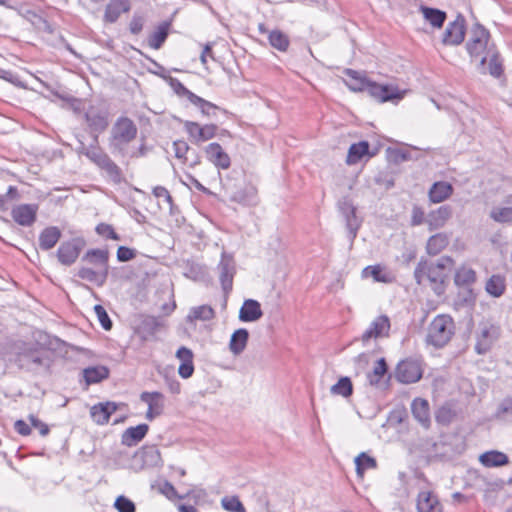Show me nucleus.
I'll return each instance as SVG.
<instances>
[{"instance_id": "0e129e2a", "label": "nucleus", "mask_w": 512, "mask_h": 512, "mask_svg": "<svg viewBox=\"0 0 512 512\" xmlns=\"http://www.w3.org/2000/svg\"><path fill=\"white\" fill-rule=\"evenodd\" d=\"M0 79H3L5 81L13 84L16 87H24V84L21 81L20 77L10 70L1 69L0 70Z\"/></svg>"}, {"instance_id": "a19ab883", "label": "nucleus", "mask_w": 512, "mask_h": 512, "mask_svg": "<svg viewBox=\"0 0 512 512\" xmlns=\"http://www.w3.org/2000/svg\"><path fill=\"white\" fill-rule=\"evenodd\" d=\"M87 385L96 384L109 377V369L105 366H92L83 370Z\"/></svg>"}, {"instance_id": "de8ad7c7", "label": "nucleus", "mask_w": 512, "mask_h": 512, "mask_svg": "<svg viewBox=\"0 0 512 512\" xmlns=\"http://www.w3.org/2000/svg\"><path fill=\"white\" fill-rule=\"evenodd\" d=\"M355 465L357 474L362 476L366 470L375 469L377 467V462L375 458L362 452L355 458Z\"/></svg>"}, {"instance_id": "423d86ee", "label": "nucleus", "mask_w": 512, "mask_h": 512, "mask_svg": "<svg viewBox=\"0 0 512 512\" xmlns=\"http://www.w3.org/2000/svg\"><path fill=\"white\" fill-rule=\"evenodd\" d=\"M219 281L225 295H228L233 288V279L236 274V264L234 258L223 252L221 260L217 266Z\"/></svg>"}, {"instance_id": "37998d69", "label": "nucleus", "mask_w": 512, "mask_h": 512, "mask_svg": "<svg viewBox=\"0 0 512 512\" xmlns=\"http://www.w3.org/2000/svg\"><path fill=\"white\" fill-rule=\"evenodd\" d=\"M486 292L493 297H500L506 289L505 278L501 275H492L485 286Z\"/></svg>"}, {"instance_id": "c756f323", "label": "nucleus", "mask_w": 512, "mask_h": 512, "mask_svg": "<svg viewBox=\"0 0 512 512\" xmlns=\"http://www.w3.org/2000/svg\"><path fill=\"white\" fill-rule=\"evenodd\" d=\"M411 410L414 418L424 427L428 428L431 423L429 403L422 398H416L411 404Z\"/></svg>"}, {"instance_id": "f257e3e1", "label": "nucleus", "mask_w": 512, "mask_h": 512, "mask_svg": "<svg viewBox=\"0 0 512 512\" xmlns=\"http://www.w3.org/2000/svg\"><path fill=\"white\" fill-rule=\"evenodd\" d=\"M454 261L449 256H442L436 262L420 260L414 270V278L418 285H422L427 279L432 290L440 296L445 292L446 270L450 269Z\"/></svg>"}, {"instance_id": "473e14b6", "label": "nucleus", "mask_w": 512, "mask_h": 512, "mask_svg": "<svg viewBox=\"0 0 512 512\" xmlns=\"http://www.w3.org/2000/svg\"><path fill=\"white\" fill-rule=\"evenodd\" d=\"M171 26L170 21H163L160 23L155 31H153L148 37V45L155 50L160 49L165 43Z\"/></svg>"}, {"instance_id": "0eeeda50", "label": "nucleus", "mask_w": 512, "mask_h": 512, "mask_svg": "<svg viewBox=\"0 0 512 512\" xmlns=\"http://www.w3.org/2000/svg\"><path fill=\"white\" fill-rule=\"evenodd\" d=\"M422 377V369L419 361L405 359L398 363L395 370V378L403 384H411L419 381Z\"/></svg>"}, {"instance_id": "4d7b16f0", "label": "nucleus", "mask_w": 512, "mask_h": 512, "mask_svg": "<svg viewBox=\"0 0 512 512\" xmlns=\"http://www.w3.org/2000/svg\"><path fill=\"white\" fill-rule=\"evenodd\" d=\"M76 151L78 154L86 156L91 162L94 163L93 157L100 155L103 150L97 145H91L88 147L83 142H80Z\"/></svg>"}, {"instance_id": "680f3d73", "label": "nucleus", "mask_w": 512, "mask_h": 512, "mask_svg": "<svg viewBox=\"0 0 512 512\" xmlns=\"http://www.w3.org/2000/svg\"><path fill=\"white\" fill-rule=\"evenodd\" d=\"M173 149L175 153V157L178 159H183L185 161L188 160V157L186 156L189 151L190 147L184 140H176L173 142Z\"/></svg>"}, {"instance_id": "3c124183", "label": "nucleus", "mask_w": 512, "mask_h": 512, "mask_svg": "<svg viewBox=\"0 0 512 512\" xmlns=\"http://www.w3.org/2000/svg\"><path fill=\"white\" fill-rule=\"evenodd\" d=\"M388 365L384 358H380L373 368L372 373L368 375V379L371 385H377L380 379L387 373Z\"/></svg>"}, {"instance_id": "6e6d98bb", "label": "nucleus", "mask_w": 512, "mask_h": 512, "mask_svg": "<svg viewBox=\"0 0 512 512\" xmlns=\"http://www.w3.org/2000/svg\"><path fill=\"white\" fill-rule=\"evenodd\" d=\"M95 231L98 235H100L101 237H103L105 239H111V240H116V241L120 240L119 234H117L115 232L114 228L110 224L99 223L96 226Z\"/></svg>"}, {"instance_id": "79ce46f5", "label": "nucleus", "mask_w": 512, "mask_h": 512, "mask_svg": "<svg viewBox=\"0 0 512 512\" xmlns=\"http://www.w3.org/2000/svg\"><path fill=\"white\" fill-rule=\"evenodd\" d=\"M344 73L349 78V82H346V84L350 90L355 92L366 91L369 79L353 69H346Z\"/></svg>"}, {"instance_id": "7ed1b4c3", "label": "nucleus", "mask_w": 512, "mask_h": 512, "mask_svg": "<svg viewBox=\"0 0 512 512\" xmlns=\"http://www.w3.org/2000/svg\"><path fill=\"white\" fill-rule=\"evenodd\" d=\"M455 333V324L451 316L437 315L428 326L426 342L436 348L444 347Z\"/></svg>"}, {"instance_id": "7c9ffc66", "label": "nucleus", "mask_w": 512, "mask_h": 512, "mask_svg": "<svg viewBox=\"0 0 512 512\" xmlns=\"http://www.w3.org/2000/svg\"><path fill=\"white\" fill-rule=\"evenodd\" d=\"M77 276L82 280H86L101 287L107 280L108 269L98 268V270H94L83 266L78 269Z\"/></svg>"}, {"instance_id": "f8f14e48", "label": "nucleus", "mask_w": 512, "mask_h": 512, "mask_svg": "<svg viewBox=\"0 0 512 512\" xmlns=\"http://www.w3.org/2000/svg\"><path fill=\"white\" fill-rule=\"evenodd\" d=\"M466 21L463 15L459 14L456 19L450 22L444 33L442 38V43L444 45L456 46L461 44L465 38L466 32Z\"/></svg>"}, {"instance_id": "6e6552de", "label": "nucleus", "mask_w": 512, "mask_h": 512, "mask_svg": "<svg viewBox=\"0 0 512 512\" xmlns=\"http://www.w3.org/2000/svg\"><path fill=\"white\" fill-rule=\"evenodd\" d=\"M85 242L81 238H73L60 244L57 250V259L64 266H71L78 259Z\"/></svg>"}, {"instance_id": "9d476101", "label": "nucleus", "mask_w": 512, "mask_h": 512, "mask_svg": "<svg viewBox=\"0 0 512 512\" xmlns=\"http://www.w3.org/2000/svg\"><path fill=\"white\" fill-rule=\"evenodd\" d=\"M84 118L93 133L94 142H98V134L104 132L109 126V113L107 110H101L90 106L84 114Z\"/></svg>"}, {"instance_id": "f3484780", "label": "nucleus", "mask_w": 512, "mask_h": 512, "mask_svg": "<svg viewBox=\"0 0 512 512\" xmlns=\"http://www.w3.org/2000/svg\"><path fill=\"white\" fill-rule=\"evenodd\" d=\"M140 400L148 405L146 419L152 421L164 411V395L161 392H142Z\"/></svg>"}, {"instance_id": "603ef678", "label": "nucleus", "mask_w": 512, "mask_h": 512, "mask_svg": "<svg viewBox=\"0 0 512 512\" xmlns=\"http://www.w3.org/2000/svg\"><path fill=\"white\" fill-rule=\"evenodd\" d=\"M221 505L227 511L245 512V507L237 496L223 497Z\"/></svg>"}, {"instance_id": "bf43d9fd", "label": "nucleus", "mask_w": 512, "mask_h": 512, "mask_svg": "<svg viewBox=\"0 0 512 512\" xmlns=\"http://www.w3.org/2000/svg\"><path fill=\"white\" fill-rule=\"evenodd\" d=\"M114 507L118 512H135L136 506L129 498L120 495L116 498Z\"/></svg>"}, {"instance_id": "4c0bfd02", "label": "nucleus", "mask_w": 512, "mask_h": 512, "mask_svg": "<svg viewBox=\"0 0 512 512\" xmlns=\"http://www.w3.org/2000/svg\"><path fill=\"white\" fill-rule=\"evenodd\" d=\"M420 11L424 19L427 22H429L434 28H441L447 18L446 12L437 8L422 5L420 6Z\"/></svg>"}, {"instance_id": "4be33fe9", "label": "nucleus", "mask_w": 512, "mask_h": 512, "mask_svg": "<svg viewBox=\"0 0 512 512\" xmlns=\"http://www.w3.org/2000/svg\"><path fill=\"white\" fill-rule=\"evenodd\" d=\"M131 4L129 0H109L105 7L103 21L105 23H115L123 13L129 12Z\"/></svg>"}, {"instance_id": "c03bdc74", "label": "nucleus", "mask_w": 512, "mask_h": 512, "mask_svg": "<svg viewBox=\"0 0 512 512\" xmlns=\"http://www.w3.org/2000/svg\"><path fill=\"white\" fill-rule=\"evenodd\" d=\"M448 237L443 233H437L431 236L426 245V250L429 255L439 254L447 245Z\"/></svg>"}, {"instance_id": "a878e982", "label": "nucleus", "mask_w": 512, "mask_h": 512, "mask_svg": "<svg viewBox=\"0 0 512 512\" xmlns=\"http://www.w3.org/2000/svg\"><path fill=\"white\" fill-rule=\"evenodd\" d=\"M376 155V152L370 151V144L368 141H360L358 143H353L348 150L346 163L348 165H354L360 162L364 156L373 157Z\"/></svg>"}, {"instance_id": "5701e85b", "label": "nucleus", "mask_w": 512, "mask_h": 512, "mask_svg": "<svg viewBox=\"0 0 512 512\" xmlns=\"http://www.w3.org/2000/svg\"><path fill=\"white\" fill-rule=\"evenodd\" d=\"M117 410L115 402H101L91 407L90 415L95 423L98 425L107 424L111 415Z\"/></svg>"}, {"instance_id": "39448f33", "label": "nucleus", "mask_w": 512, "mask_h": 512, "mask_svg": "<svg viewBox=\"0 0 512 512\" xmlns=\"http://www.w3.org/2000/svg\"><path fill=\"white\" fill-rule=\"evenodd\" d=\"M499 337V328L493 324L480 323L476 331L475 351L479 355L486 354Z\"/></svg>"}, {"instance_id": "49530a36", "label": "nucleus", "mask_w": 512, "mask_h": 512, "mask_svg": "<svg viewBox=\"0 0 512 512\" xmlns=\"http://www.w3.org/2000/svg\"><path fill=\"white\" fill-rule=\"evenodd\" d=\"M268 39L270 45L281 52L287 51L290 44L289 37L280 30H272Z\"/></svg>"}, {"instance_id": "338daca9", "label": "nucleus", "mask_w": 512, "mask_h": 512, "mask_svg": "<svg viewBox=\"0 0 512 512\" xmlns=\"http://www.w3.org/2000/svg\"><path fill=\"white\" fill-rule=\"evenodd\" d=\"M31 425L34 427V428H37L39 429V433L41 436H46L48 435L49 433V427L47 424H45L44 422H42L41 420H39L35 415L31 414L29 415L28 417Z\"/></svg>"}, {"instance_id": "2eb2a0df", "label": "nucleus", "mask_w": 512, "mask_h": 512, "mask_svg": "<svg viewBox=\"0 0 512 512\" xmlns=\"http://www.w3.org/2000/svg\"><path fill=\"white\" fill-rule=\"evenodd\" d=\"M338 208L342 216L345 218L350 238L351 240H354L360 227V221L356 216V208L348 197H343L339 200Z\"/></svg>"}, {"instance_id": "cd10ccee", "label": "nucleus", "mask_w": 512, "mask_h": 512, "mask_svg": "<svg viewBox=\"0 0 512 512\" xmlns=\"http://www.w3.org/2000/svg\"><path fill=\"white\" fill-rule=\"evenodd\" d=\"M263 315L261 305L257 300L247 299L239 311V319L242 322H255Z\"/></svg>"}, {"instance_id": "8fccbe9b", "label": "nucleus", "mask_w": 512, "mask_h": 512, "mask_svg": "<svg viewBox=\"0 0 512 512\" xmlns=\"http://www.w3.org/2000/svg\"><path fill=\"white\" fill-rule=\"evenodd\" d=\"M490 218L498 223H511L512 207H494L490 211Z\"/></svg>"}, {"instance_id": "9b49d317", "label": "nucleus", "mask_w": 512, "mask_h": 512, "mask_svg": "<svg viewBox=\"0 0 512 512\" xmlns=\"http://www.w3.org/2000/svg\"><path fill=\"white\" fill-rule=\"evenodd\" d=\"M229 200L243 206H256L259 202L258 190L252 184H245L238 189L226 187Z\"/></svg>"}, {"instance_id": "5fc2aeb1", "label": "nucleus", "mask_w": 512, "mask_h": 512, "mask_svg": "<svg viewBox=\"0 0 512 512\" xmlns=\"http://www.w3.org/2000/svg\"><path fill=\"white\" fill-rule=\"evenodd\" d=\"M169 84L177 95L186 97L190 103L193 101L192 97L196 96V94L187 89L177 78L171 77Z\"/></svg>"}, {"instance_id": "4468645a", "label": "nucleus", "mask_w": 512, "mask_h": 512, "mask_svg": "<svg viewBox=\"0 0 512 512\" xmlns=\"http://www.w3.org/2000/svg\"><path fill=\"white\" fill-rule=\"evenodd\" d=\"M94 164L105 172L108 179L114 184H120L123 181L121 168L104 151L100 155L93 157Z\"/></svg>"}, {"instance_id": "20e7f679", "label": "nucleus", "mask_w": 512, "mask_h": 512, "mask_svg": "<svg viewBox=\"0 0 512 512\" xmlns=\"http://www.w3.org/2000/svg\"><path fill=\"white\" fill-rule=\"evenodd\" d=\"M489 31L479 23H476L471 30L470 39L466 43V49L474 60H481L483 56L489 55V50L496 45L490 40Z\"/></svg>"}, {"instance_id": "dca6fc26", "label": "nucleus", "mask_w": 512, "mask_h": 512, "mask_svg": "<svg viewBox=\"0 0 512 512\" xmlns=\"http://www.w3.org/2000/svg\"><path fill=\"white\" fill-rule=\"evenodd\" d=\"M185 131L196 144L208 141L216 136L217 126L215 124H206L201 126L197 122L186 121Z\"/></svg>"}, {"instance_id": "f03ea898", "label": "nucleus", "mask_w": 512, "mask_h": 512, "mask_svg": "<svg viewBox=\"0 0 512 512\" xmlns=\"http://www.w3.org/2000/svg\"><path fill=\"white\" fill-rule=\"evenodd\" d=\"M138 128L134 121L127 116H120L111 127L108 146L112 154L125 157L128 145L137 137Z\"/></svg>"}, {"instance_id": "6ab92c4d", "label": "nucleus", "mask_w": 512, "mask_h": 512, "mask_svg": "<svg viewBox=\"0 0 512 512\" xmlns=\"http://www.w3.org/2000/svg\"><path fill=\"white\" fill-rule=\"evenodd\" d=\"M488 62V72L491 76L498 78L503 73V64L497 47L489 50L488 56H483L479 62L478 69L481 73H486V63Z\"/></svg>"}, {"instance_id": "ea45409f", "label": "nucleus", "mask_w": 512, "mask_h": 512, "mask_svg": "<svg viewBox=\"0 0 512 512\" xmlns=\"http://www.w3.org/2000/svg\"><path fill=\"white\" fill-rule=\"evenodd\" d=\"M139 454L144 466L156 467L161 465V454L159 449L155 445L143 447Z\"/></svg>"}, {"instance_id": "b1692460", "label": "nucleus", "mask_w": 512, "mask_h": 512, "mask_svg": "<svg viewBox=\"0 0 512 512\" xmlns=\"http://www.w3.org/2000/svg\"><path fill=\"white\" fill-rule=\"evenodd\" d=\"M452 216V208L449 205H442L431 211L426 217V223L430 231L442 228Z\"/></svg>"}, {"instance_id": "774afa93", "label": "nucleus", "mask_w": 512, "mask_h": 512, "mask_svg": "<svg viewBox=\"0 0 512 512\" xmlns=\"http://www.w3.org/2000/svg\"><path fill=\"white\" fill-rule=\"evenodd\" d=\"M504 414H509L512 417V398L504 399L498 407L497 417H501Z\"/></svg>"}, {"instance_id": "58836bf2", "label": "nucleus", "mask_w": 512, "mask_h": 512, "mask_svg": "<svg viewBox=\"0 0 512 512\" xmlns=\"http://www.w3.org/2000/svg\"><path fill=\"white\" fill-rule=\"evenodd\" d=\"M83 261L98 266L102 269H108L109 252L105 249H90L82 257Z\"/></svg>"}, {"instance_id": "e433bc0d", "label": "nucleus", "mask_w": 512, "mask_h": 512, "mask_svg": "<svg viewBox=\"0 0 512 512\" xmlns=\"http://www.w3.org/2000/svg\"><path fill=\"white\" fill-rule=\"evenodd\" d=\"M476 272L471 267L462 265L457 268L454 276V283L458 287L470 288L476 281Z\"/></svg>"}, {"instance_id": "aec40b11", "label": "nucleus", "mask_w": 512, "mask_h": 512, "mask_svg": "<svg viewBox=\"0 0 512 512\" xmlns=\"http://www.w3.org/2000/svg\"><path fill=\"white\" fill-rule=\"evenodd\" d=\"M390 329V320L386 315H380L375 318L369 327L361 336L363 343L368 342L372 338L387 336Z\"/></svg>"}, {"instance_id": "e2e57ef3", "label": "nucleus", "mask_w": 512, "mask_h": 512, "mask_svg": "<svg viewBox=\"0 0 512 512\" xmlns=\"http://www.w3.org/2000/svg\"><path fill=\"white\" fill-rule=\"evenodd\" d=\"M145 19L142 15L135 13L129 23V31L133 35H138L143 30Z\"/></svg>"}, {"instance_id": "a18cd8bd", "label": "nucleus", "mask_w": 512, "mask_h": 512, "mask_svg": "<svg viewBox=\"0 0 512 512\" xmlns=\"http://www.w3.org/2000/svg\"><path fill=\"white\" fill-rule=\"evenodd\" d=\"M330 393L336 396L348 398L353 394V384L349 377L343 376L338 382L331 386Z\"/></svg>"}, {"instance_id": "864d4df0", "label": "nucleus", "mask_w": 512, "mask_h": 512, "mask_svg": "<svg viewBox=\"0 0 512 512\" xmlns=\"http://www.w3.org/2000/svg\"><path fill=\"white\" fill-rule=\"evenodd\" d=\"M193 101L191 102L193 105L200 108L201 112L204 115L210 116L212 114H215L214 111L219 109L218 106L215 104L201 98L200 96L196 95L192 97Z\"/></svg>"}, {"instance_id": "13d9d810", "label": "nucleus", "mask_w": 512, "mask_h": 512, "mask_svg": "<svg viewBox=\"0 0 512 512\" xmlns=\"http://www.w3.org/2000/svg\"><path fill=\"white\" fill-rule=\"evenodd\" d=\"M94 311L102 328L106 331L111 330L113 324L105 308L98 304L94 306Z\"/></svg>"}, {"instance_id": "69168bd1", "label": "nucleus", "mask_w": 512, "mask_h": 512, "mask_svg": "<svg viewBox=\"0 0 512 512\" xmlns=\"http://www.w3.org/2000/svg\"><path fill=\"white\" fill-rule=\"evenodd\" d=\"M136 257V251L126 246H119L117 249V259L120 262H128Z\"/></svg>"}, {"instance_id": "1a4fd4ad", "label": "nucleus", "mask_w": 512, "mask_h": 512, "mask_svg": "<svg viewBox=\"0 0 512 512\" xmlns=\"http://www.w3.org/2000/svg\"><path fill=\"white\" fill-rule=\"evenodd\" d=\"M366 92L381 103L401 100L405 94V91L399 90L396 86L382 85L371 80H369Z\"/></svg>"}, {"instance_id": "c85d7f7f", "label": "nucleus", "mask_w": 512, "mask_h": 512, "mask_svg": "<svg viewBox=\"0 0 512 512\" xmlns=\"http://www.w3.org/2000/svg\"><path fill=\"white\" fill-rule=\"evenodd\" d=\"M62 236L61 230L56 226H49L43 229L39 234V248L43 251L51 250L55 247Z\"/></svg>"}, {"instance_id": "393cba45", "label": "nucleus", "mask_w": 512, "mask_h": 512, "mask_svg": "<svg viewBox=\"0 0 512 512\" xmlns=\"http://www.w3.org/2000/svg\"><path fill=\"white\" fill-rule=\"evenodd\" d=\"M418 512H442V504L436 494L430 491H421L417 497Z\"/></svg>"}, {"instance_id": "ddd939ff", "label": "nucleus", "mask_w": 512, "mask_h": 512, "mask_svg": "<svg viewBox=\"0 0 512 512\" xmlns=\"http://www.w3.org/2000/svg\"><path fill=\"white\" fill-rule=\"evenodd\" d=\"M38 210L39 205L35 203L19 204L12 208L11 217L18 225L30 227L36 222Z\"/></svg>"}, {"instance_id": "412c9836", "label": "nucleus", "mask_w": 512, "mask_h": 512, "mask_svg": "<svg viewBox=\"0 0 512 512\" xmlns=\"http://www.w3.org/2000/svg\"><path fill=\"white\" fill-rule=\"evenodd\" d=\"M205 154L207 159L218 168L228 169L231 165L229 155L217 142L208 144L205 148Z\"/></svg>"}, {"instance_id": "052dcab7", "label": "nucleus", "mask_w": 512, "mask_h": 512, "mask_svg": "<svg viewBox=\"0 0 512 512\" xmlns=\"http://www.w3.org/2000/svg\"><path fill=\"white\" fill-rule=\"evenodd\" d=\"M26 17L34 25H37L40 29H44L45 31H48L49 33L52 32V29H51L48 21L46 19H44L42 16L38 15L36 12H34L32 10H27Z\"/></svg>"}, {"instance_id": "a211bd4d", "label": "nucleus", "mask_w": 512, "mask_h": 512, "mask_svg": "<svg viewBox=\"0 0 512 512\" xmlns=\"http://www.w3.org/2000/svg\"><path fill=\"white\" fill-rule=\"evenodd\" d=\"M163 327V321L160 317L141 316L140 322L136 327V333L144 341H150L155 338L156 333Z\"/></svg>"}, {"instance_id": "f704fd0d", "label": "nucleus", "mask_w": 512, "mask_h": 512, "mask_svg": "<svg viewBox=\"0 0 512 512\" xmlns=\"http://www.w3.org/2000/svg\"><path fill=\"white\" fill-rule=\"evenodd\" d=\"M479 461L485 467H501L509 463V458L503 452L491 450L481 454Z\"/></svg>"}, {"instance_id": "72a5a7b5", "label": "nucleus", "mask_w": 512, "mask_h": 512, "mask_svg": "<svg viewBox=\"0 0 512 512\" xmlns=\"http://www.w3.org/2000/svg\"><path fill=\"white\" fill-rule=\"evenodd\" d=\"M249 339V332L245 328H239L233 332L229 342L230 352L237 356L246 348Z\"/></svg>"}, {"instance_id": "2f4dec72", "label": "nucleus", "mask_w": 512, "mask_h": 512, "mask_svg": "<svg viewBox=\"0 0 512 512\" xmlns=\"http://www.w3.org/2000/svg\"><path fill=\"white\" fill-rule=\"evenodd\" d=\"M453 193V186L445 181L435 182L429 189L428 196L432 203H441Z\"/></svg>"}, {"instance_id": "bb28decb", "label": "nucleus", "mask_w": 512, "mask_h": 512, "mask_svg": "<svg viewBox=\"0 0 512 512\" xmlns=\"http://www.w3.org/2000/svg\"><path fill=\"white\" fill-rule=\"evenodd\" d=\"M148 430L149 426L145 423L129 427L123 432L121 436V443L127 447L135 446L144 439Z\"/></svg>"}, {"instance_id": "09e8293b", "label": "nucleus", "mask_w": 512, "mask_h": 512, "mask_svg": "<svg viewBox=\"0 0 512 512\" xmlns=\"http://www.w3.org/2000/svg\"><path fill=\"white\" fill-rule=\"evenodd\" d=\"M215 312L212 307L208 305H202L191 309L188 318L194 320L208 321L213 319Z\"/></svg>"}, {"instance_id": "c9c22d12", "label": "nucleus", "mask_w": 512, "mask_h": 512, "mask_svg": "<svg viewBox=\"0 0 512 512\" xmlns=\"http://www.w3.org/2000/svg\"><path fill=\"white\" fill-rule=\"evenodd\" d=\"M364 277L371 276L374 281L389 284L395 281V276L381 265H371L363 269Z\"/></svg>"}]
</instances>
